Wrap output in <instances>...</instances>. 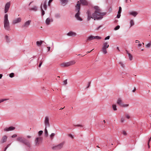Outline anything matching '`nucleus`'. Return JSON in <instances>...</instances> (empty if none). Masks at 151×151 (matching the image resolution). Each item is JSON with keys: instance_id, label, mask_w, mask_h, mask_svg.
I'll list each match as a JSON object with an SVG mask.
<instances>
[{"instance_id": "obj_1", "label": "nucleus", "mask_w": 151, "mask_h": 151, "mask_svg": "<svg viewBox=\"0 0 151 151\" xmlns=\"http://www.w3.org/2000/svg\"><path fill=\"white\" fill-rule=\"evenodd\" d=\"M94 8L95 9V11L92 14V15L94 20L102 19L103 18V16L106 15L107 13L106 12H101V10L97 6H95Z\"/></svg>"}, {"instance_id": "obj_2", "label": "nucleus", "mask_w": 151, "mask_h": 151, "mask_svg": "<svg viewBox=\"0 0 151 151\" xmlns=\"http://www.w3.org/2000/svg\"><path fill=\"white\" fill-rule=\"evenodd\" d=\"M81 9V4L79 1H78L77 4L76 6L75 10L77 11V13L75 15V17L76 18L77 20L79 21H82L83 19L80 17L81 14L80 10Z\"/></svg>"}, {"instance_id": "obj_3", "label": "nucleus", "mask_w": 151, "mask_h": 151, "mask_svg": "<svg viewBox=\"0 0 151 151\" xmlns=\"http://www.w3.org/2000/svg\"><path fill=\"white\" fill-rule=\"evenodd\" d=\"M17 141L23 143L24 145L29 148L31 147V142L24 137H18L17 138Z\"/></svg>"}, {"instance_id": "obj_4", "label": "nucleus", "mask_w": 151, "mask_h": 151, "mask_svg": "<svg viewBox=\"0 0 151 151\" xmlns=\"http://www.w3.org/2000/svg\"><path fill=\"white\" fill-rule=\"evenodd\" d=\"M4 27L6 30L9 31L11 30L9 26V23L8 20L7 14H6L4 16Z\"/></svg>"}, {"instance_id": "obj_5", "label": "nucleus", "mask_w": 151, "mask_h": 151, "mask_svg": "<svg viewBox=\"0 0 151 151\" xmlns=\"http://www.w3.org/2000/svg\"><path fill=\"white\" fill-rule=\"evenodd\" d=\"M75 63L74 61H71L68 62L63 63L61 64V66L62 67H68L74 64Z\"/></svg>"}, {"instance_id": "obj_6", "label": "nucleus", "mask_w": 151, "mask_h": 151, "mask_svg": "<svg viewBox=\"0 0 151 151\" xmlns=\"http://www.w3.org/2000/svg\"><path fill=\"white\" fill-rule=\"evenodd\" d=\"M42 138L41 137H36L35 140V145L36 146H38L42 142Z\"/></svg>"}, {"instance_id": "obj_7", "label": "nucleus", "mask_w": 151, "mask_h": 151, "mask_svg": "<svg viewBox=\"0 0 151 151\" xmlns=\"http://www.w3.org/2000/svg\"><path fill=\"white\" fill-rule=\"evenodd\" d=\"M64 144V143L63 142H62L57 145L53 147H52V149L55 150H60L63 147Z\"/></svg>"}, {"instance_id": "obj_8", "label": "nucleus", "mask_w": 151, "mask_h": 151, "mask_svg": "<svg viewBox=\"0 0 151 151\" xmlns=\"http://www.w3.org/2000/svg\"><path fill=\"white\" fill-rule=\"evenodd\" d=\"M11 2L10 1L7 2L5 5L4 7V13H6L8 12L10 6Z\"/></svg>"}, {"instance_id": "obj_9", "label": "nucleus", "mask_w": 151, "mask_h": 151, "mask_svg": "<svg viewBox=\"0 0 151 151\" xmlns=\"http://www.w3.org/2000/svg\"><path fill=\"white\" fill-rule=\"evenodd\" d=\"M44 124L45 126V127H50V124L49 123V118L48 116H46L45 117Z\"/></svg>"}, {"instance_id": "obj_10", "label": "nucleus", "mask_w": 151, "mask_h": 151, "mask_svg": "<svg viewBox=\"0 0 151 151\" xmlns=\"http://www.w3.org/2000/svg\"><path fill=\"white\" fill-rule=\"evenodd\" d=\"M86 13L87 14V20L88 21H89L91 18L94 19V18L93 16V15H92V16L91 13L89 10H87Z\"/></svg>"}, {"instance_id": "obj_11", "label": "nucleus", "mask_w": 151, "mask_h": 151, "mask_svg": "<svg viewBox=\"0 0 151 151\" xmlns=\"http://www.w3.org/2000/svg\"><path fill=\"white\" fill-rule=\"evenodd\" d=\"M31 22V20H29L26 22L22 26V28H27L30 25Z\"/></svg>"}, {"instance_id": "obj_12", "label": "nucleus", "mask_w": 151, "mask_h": 151, "mask_svg": "<svg viewBox=\"0 0 151 151\" xmlns=\"http://www.w3.org/2000/svg\"><path fill=\"white\" fill-rule=\"evenodd\" d=\"M21 21V18L20 17L17 18L13 21L12 23L13 24H15L20 22Z\"/></svg>"}, {"instance_id": "obj_13", "label": "nucleus", "mask_w": 151, "mask_h": 151, "mask_svg": "<svg viewBox=\"0 0 151 151\" xmlns=\"http://www.w3.org/2000/svg\"><path fill=\"white\" fill-rule=\"evenodd\" d=\"M67 35L68 36L74 37L76 36L77 34L75 32L70 31L67 33Z\"/></svg>"}, {"instance_id": "obj_14", "label": "nucleus", "mask_w": 151, "mask_h": 151, "mask_svg": "<svg viewBox=\"0 0 151 151\" xmlns=\"http://www.w3.org/2000/svg\"><path fill=\"white\" fill-rule=\"evenodd\" d=\"M15 127H10L8 128H6L4 129L5 131H9L14 130L15 129Z\"/></svg>"}, {"instance_id": "obj_15", "label": "nucleus", "mask_w": 151, "mask_h": 151, "mask_svg": "<svg viewBox=\"0 0 151 151\" xmlns=\"http://www.w3.org/2000/svg\"><path fill=\"white\" fill-rule=\"evenodd\" d=\"M7 137L6 136H4L2 138V139L1 142V143H3L5 142H6V141Z\"/></svg>"}, {"instance_id": "obj_16", "label": "nucleus", "mask_w": 151, "mask_h": 151, "mask_svg": "<svg viewBox=\"0 0 151 151\" xmlns=\"http://www.w3.org/2000/svg\"><path fill=\"white\" fill-rule=\"evenodd\" d=\"M81 4L83 5H87L88 2L86 0H80Z\"/></svg>"}, {"instance_id": "obj_17", "label": "nucleus", "mask_w": 151, "mask_h": 151, "mask_svg": "<svg viewBox=\"0 0 151 151\" xmlns=\"http://www.w3.org/2000/svg\"><path fill=\"white\" fill-rule=\"evenodd\" d=\"M93 39H94V36L92 35H91L88 37L87 39L86 40V41L87 42Z\"/></svg>"}, {"instance_id": "obj_18", "label": "nucleus", "mask_w": 151, "mask_h": 151, "mask_svg": "<svg viewBox=\"0 0 151 151\" xmlns=\"http://www.w3.org/2000/svg\"><path fill=\"white\" fill-rule=\"evenodd\" d=\"M129 14L132 15L134 17H135L138 14V13L136 11H132L129 13Z\"/></svg>"}, {"instance_id": "obj_19", "label": "nucleus", "mask_w": 151, "mask_h": 151, "mask_svg": "<svg viewBox=\"0 0 151 151\" xmlns=\"http://www.w3.org/2000/svg\"><path fill=\"white\" fill-rule=\"evenodd\" d=\"M38 10V7L36 6H34L32 8H30L29 10L30 11H36Z\"/></svg>"}, {"instance_id": "obj_20", "label": "nucleus", "mask_w": 151, "mask_h": 151, "mask_svg": "<svg viewBox=\"0 0 151 151\" xmlns=\"http://www.w3.org/2000/svg\"><path fill=\"white\" fill-rule=\"evenodd\" d=\"M63 6H65L68 2V0H60Z\"/></svg>"}, {"instance_id": "obj_21", "label": "nucleus", "mask_w": 151, "mask_h": 151, "mask_svg": "<svg viewBox=\"0 0 151 151\" xmlns=\"http://www.w3.org/2000/svg\"><path fill=\"white\" fill-rule=\"evenodd\" d=\"M109 47V45L108 44V43L107 42H104L103 43V47L107 48Z\"/></svg>"}, {"instance_id": "obj_22", "label": "nucleus", "mask_w": 151, "mask_h": 151, "mask_svg": "<svg viewBox=\"0 0 151 151\" xmlns=\"http://www.w3.org/2000/svg\"><path fill=\"white\" fill-rule=\"evenodd\" d=\"M47 0H45L43 2V7L45 10H46L47 8Z\"/></svg>"}, {"instance_id": "obj_23", "label": "nucleus", "mask_w": 151, "mask_h": 151, "mask_svg": "<svg viewBox=\"0 0 151 151\" xmlns=\"http://www.w3.org/2000/svg\"><path fill=\"white\" fill-rule=\"evenodd\" d=\"M122 101L120 98L118 99L117 103V104L119 105L120 106H121V104H122Z\"/></svg>"}, {"instance_id": "obj_24", "label": "nucleus", "mask_w": 151, "mask_h": 151, "mask_svg": "<svg viewBox=\"0 0 151 151\" xmlns=\"http://www.w3.org/2000/svg\"><path fill=\"white\" fill-rule=\"evenodd\" d=\"M45 60V58H43L41 60L40 62V63L39 65V67H40L42 65V63Z\"/></svg>"}, {"instance_id": "obj_25", "label": "nucleus", "mask_w": 151, "mask_h": 151, "mask_svg": "<svg viewBox=\"0 0 151 151\" xmlns=\"http://www.w3.org/2000/svg\"><path fill=\"white\" fill-rule=\"evenodd\" d=\"M102 51L104 54H105L107 53V51L106 50V48H104L102 47Z\"/></svg>"}, {"instance_id": "obj_26", "label": "nucleus", "mask_w": 151, "mask_h": 151, "mask_svg": "<svg viewBox=\"0 0 151 151\" xmlns=\"http://www.w3.org/2000/svg\"><path fill=\"white\" fill-rule=\"evenodd\" d=\"M46 23L47 25L50 24V19L49 18H47L46 20Z\"/></svg>"}, {"instance_id": "obj_27", "label": "nucleus", "mask_w": 151, "mask_h": 151, "mask_svg": "<svg viewBox=\"0 0 151 151\" xmlns=\"http://www.w3.org/2000/svg\"><path fill=\"white\" fill-rule=\"evenodd\" d=\"M42 4H41V6H40V8H41V12H42L41 15H42V16H43L45 14V12L43 10V9L42 8Z\"/></svg>"}, {"instance_id": "obj_28", "label": "nucleus", "mask_w": 151, "mask_h": 151, "mask_svg": "<svg viewBox=\"0 0 151 151\" xmlns=\"http://www.w3.org/2000/svg\"><path fill=\"white\" fill-rule=\"evenodd\" d=\"M44 42V41H37L36 42V44L38 46H40L42 44V42Z\"/></svg>"}, {"instance_id": "obj_29", "label": "nucleus", "mask_w": 151, "mask_h": 151, "mask_svg": "<svg viewBox=\"0 0 151 151\" xmlns=\"http://www.w3.org/2000/svg\"><path fill=\"white\" fill-rule=\"evenodd\" d=\"M45 137H47L48 136V132H47V127H45Z\"/></svg>"}, {"instance_id": "obj_30", "label": "nucleus", "mask_w": 151, "mask_h": 151, "mask_svg": "<svg viewBox=\"0 0 151 151\" xmlns=\"http://www.w3.org/2000/svg\"><path fill=\"white\" fill-rule=\"evenodd\" d=\"M55 17L56 18H58L60 17V16L59 13H57L55 15Z\"/></svg>"}, {"instance_id": "obj_31", "label": "nucleus", "mask_w": 151, "mask_h": 151, "mask_svg": "<svg viewBox=\"0 0 151 151\" xmlns=\"http://www.w3.org/2000/svg\"><path fill=\"white\" fill-rule=\"evenodd\" d=\"M128 56H129V59L130 60H132L133 59V57H132V55L130 53H128Z\"/></svg>"}, {"instance_id": "obj_32", "label": "nucleus", "mask_w": 151, "mask_h": 151, "mask_svg": "<svg viewBox=\"0 0 151 151\" xmlns=\"http://www.w3.org/2000/svg\"><path fill=\"white\" fill-rule=\"evenodd\" d=\"M112 108L113 109L114 111H116L117 110L116 108V106L115 104H113L112 105Z\"/></svg>"}, {"instance_id": "obj_33", "label": "nucleus", "mask_w": 151, "mask_h": 151, "mask_svg": "<svg viewBox=\"0 0 151 151\" xmlns=\"http://www.w3.org/2000/svg\"><path fill=\"white\" fill-rule=\"evenodd\" d=\"M129 106V104H121V106L123 107H128Z\"/></svg>"}, {"instance_id": "obj_34", "label": "nucleus", "mask_w": 151, "mask_h": 151, "mask_svg": "<svg viewBox=\"0 0 151 151\" xmlns=\"http://www.w3.org/2000/svg\"><path fill=\"white\" fill-rule=\"evenodd\" d=\"M5 38L7 42H10V39L9 38L8 36L6 35L5 36Z\"/></svg>"}, {"instance_id": "obj_35", "label": "nucleus", "mask_w": 151, "mask_h": 151, "mask_svg": "<svg viewBox=\"0 0 151 151\" xmlns=\"http://www.w3.org/2000/svg\"><path fill=\"white\" fill-rule=\"evenodd\" d=\"M55 135V134L54 133H52L50 135V138L51 139H52Z\"/></svg>"}, {"instance_id": "obj_36", "label": "nucleus", "mask_w": 151, "mask_h": 151, "mask_svg": "<svg viewBox=\"0 0 151 151\" xmlns=\"http://www.w3.org/2000/svg\"><path fill=\"white\" fill-rule=\"evenodd\" d=\"M151 45V42L148 43L146 45V47L147 48H149Z\"/></svg>"}, {"instance_id": "obj_37", "label": "nucleus", "mask_w": 151, "mask_h": 151, "mask_svg": "<svg viewBox=\"0 0 151 151\" xmlns=\"http://www.w3.org/2000/svg\"><path fill=\"white\" fill-rule=\"evenodd\" d=\"M14 73H12L9 74V76L10 78H13L14 76Z\"/></svg>"}, {"instance_id": "obj_38", "label": "nucleus", "mask_w": 151, "mask_h": 151, "mask_svg": "<svg viewBox=\"0 0 151 151\" xmlns=\"http://www.w3.org/2000/svg\"><path fill=\"white\" fill-rule=\"evenodd\" d=\"M130 25H131L130 26L131 27L132 26L134 25V21L133 20H131L130 21Z\"/></svg>"}, {"instance_id": "obj_39", "label": "nucleus", "mask_w": 151, "mask_h": 151, "mask_svg": "<svg viewBox=\"0 0 151 151\" xmlns=\"http://www.w3.org/2000/svg\"><path fill=\"white\" fill-rule=\"evenodd\" d=\"M94 39H101V37L99 36H94Z\"/></svg>"}, {"instance_id": "obj_40", "label": "nucleus", "mask_w": 151, "mask_h": 151, "mask_svg": "<svg viewBox=\"0 0 151 151\" xmlns=\"http://www.w3.org/2000/svg\"><path fill=\"white\" fill-rule=\"evenodd\" d=\"M119 28L120 26L119 25H117L114 28V29L115 30H116L119 29Z\"/></svg>"}, {"instance_id": "obj_41", "label": "nucleus", "mask_w": 151, "mask_h": 151, "mask_svg": "<svg viewBox=\"0 0 151 151\" xmlns=\"http://www.w3.org/2000/svg\"><path fill=\"white\" fill-rule=\"evenodd\" d=\"M119 64L121 65V66L122 67H123V68H124V65L123 64V62H120L119 63Z\"/></svg>"}, {"instance_id": "obj_42", "label": "nucleus", "mask_w": 151, "mask_h": 151, "mask_svg": "<svg viewBox=\"0 0 151 151\" xmlns=\"http://www.w3.org/2000/svg\"><path fill=\"white\" fill-rule=\"evenodd\" d=\"M43 132L42 130H40L38 132V135L39 136H40L43 133Z\"/></svg>"}, {"instance_id": "obj_43", "label": "nucleus", "mask_w": 151, "mask_h": 151, "mask_svg": "<svg viewBox=\"0 0 151 151\" xmlns=\"http://www.w3.org/2000/svg\"><path fill=\"white\" fill-rule=\"evenodd\" d=\"M122 12V8L121 7L119 6V11L118 12V13H121Z\"/></svg>"}, {"instance_id": "obj_44", "label": "nucleus", "mask_w": 151, "mask_h": 151, "mask_svg": "<svg viewBox=\"0 0 151 151\" xmlns=\"http://www.w3.org/2000/svg\"><path fill=\"white\" fill-rule=\"evenodd\" d=\"M67 79H66L63 81V85H66L67 84Z\"/></svg>"}, {"instance_id": "obj_45", "label": "nucleus", "mask_w": 151, "mask_h": 151, "mask_svg": "<svg viewBox=\"0 0 151 151\" xmlns=\"http://www.w3.org/2000/svg\"><path fill=\"white\" fill-rule=\"evenodd\" d=\"M74 126L77 127H83V126L81 124H77L76 125H74Z\"/></svg>"}, {"instance_id": "obj_46", "label": "nucleus", "mask_w": 151, "mask_h": 151, "mask_svg": "<svg viewBox=\"0 0 151 151\" xmlns=\"http://www.w3.org/2000/svg\"><path fill=\"white\" fill-rule=\"evenodd\" d=\"M122 133L124 135H126L127 134V133L124 130H123Z\"/></svg>"}, {"instance_id": "obj_47", "label": "nucleus", "mask_w": 151, "mask_h": 151, "mask_svg": "<svg viewBox=\"0 0 151 151\" xmlns=\"http://www.w3.org/2000/svg\"><path fill=\"white\" fill-rule=\"evenodd\" d=\"M125 116H126V117L128 119H129L130 118V116H129V115L128 114H125Z\"/></svg>"}, {"instance_id": "obj_48", "label": "nucleus", "mask_w": 151, "mask_h": 151, "mask_svg": "<svg viewBox=\"0 0 151 151\" xmlns=\"http://www.w3.org/2000/svg\"><path fill=\"white\" fill-rule=\"evenodd\" d=\"M8 100V99H0V103L2 102L5 101L6 100Z\"/></svg>"}, {"instance_id": "obj_49", "label": "nucleus", "mask_w": 151, "mask_h": 151, "mask_svg": "<svg viewBox=\"0 0 151 151\" xmlns=\"http://www.w3.org/2000/svg\"><path fill=\"white\" fill-rule=\"evenodd\" d=\"M120 16H121V13H118V14L117 15L116 17L117 18H119L120 17Z\"/></svg>"}, {"instance_id": "obj_50", "label": "nucleus", "mask_w": 151, "mask_h": 151, "mask_svg": "<svg viewBox=\"0 0 151 151\" xmlns=\"http://www.w3.org/2000/svg\"><path fill=\"white\" fill-rule=\"evenodd\" d=\"M17 136V134H14L13 135L11 136V137L12 138H15V137H16Z\"/></svg>"}, {"instance_id": "obj_51", "label": "nucleus", "mask_w": 151, "mask_h": 151, "mask_svg": "<svg viewBox=\"0 0 151 151\" xmlns=\"http://www.w3.org/2000/svg\"><path fill=\"white\" fill-rule=\"evenodd\" d=\"M109 38H110V36H108L105 38L104 40H109Z\"/></svg>"}, {"instance_id": "obj_52", "label": "nucleus", "mask_w": 151, "mask_h": 151, "mask_svg": "<svg viewBox=\"0 0 151 151\" xmlns=\"http://www.w3.org/2000/svg\"><path fill=\"white\" fill-rule=\"evenodd\" d=\"M124 121V118L123 117H122L121 119V121L122 123H123Z\"/></svg>"}, {"instance_id": "obj_53", "label": "nucleus", "mask_w": 151, "mask_h": 151, "mask_svg": "<svg viewBox=\"0 0 151 151\" xmlns=\"http://www.w3.org/2000/svg\"><path fill=\"white\" fill-rule=\"evenodd\" d=\"M150 139H149V140H148V143H147L148 146V147L149 148H150V145H149V143H150Z\"/></svg>"}, {"instance_id": "obj_54", "label": "nucleus", "mask_w": 151, "mask_h": 151, "mask_svg": "<svg viewBox=\"0 0 151 151\" xmlns=\"http://www.w3.org/2000/svg\"><path fill=\"white\" fill-rule=\"evenodd\" d=\"M102 27V25H100L98 27L96 28V30H99V29L101 27Z\"/></svg>"}, {"instance_id": "obj_55", "label": "nucleus", "mask_w": 151, "mask_h": 151, "mask_svg": "<svg viewBox=\"0 0 151 151\" xmlns=\"http://www.w3.org/2000/svg\"><path fill=\"white\" fill-rule=\"evenodd\" d=\"M90 84H91V82H89L88 83V85L87 86V87H86V88H88L90 86Z\"/></svg>"}, {"instance_id": "obj_56", "label": "nucleus", "mask_w": 151, "mask_h": 151, "mask_svg": "<svg viewBox=\"0 0 151 151\" xmlns=\"http://www.w3.org/2000/svg\"><path fill=\"white\" fill-rule=\"evenodd\" d=\"M53 0H49L48 1V5H50V3Z\"/></svg>"}, {"instance_id": "obj_57", "label": "nucleus", "mask_w": 151, "mask_h": 151, "mask_svg": "<svg viewBox=\"0 0 151 151\" xmlns=\"http://www.w3.org/2000/svg\"><path fill=\"white\" fill-rule=\"evenodd\" d=\"M69 137H70L72 139H73V137L71 134H69Z\"/></svg>"}, {"instance_id": "obj_58", "label": "nucleus", "mask_w": 151, "mask_h": 151, "mask_svg": "<svg viewBox=\"0 0 151 151\" xmlns=\"http://www.w3.org/2000/svg\"><path fill=\"white\" fill-rule=\"evenodd\" d=\"M47 48L48 51H49L50 50V47H47Z\"/></svg>"}, {"instance_id": "obj_59", "label": "nucleus", "mask_w": 151, "mask_h": 151, "mask_svg": "<svg viewBox=\"0 0 151 151\" xmlns=\"http://www.w3.org/2000/svg\"><path fill=\"white\" fill-rule=\"evenodd\" d=\"M138 45L139 47H141L142 45V44L139 43L138 44Z\"/></svg>"}, {"instance_id": "obj_60", "label": "nucleus", "mask_w": 151, "mask_h": 151, "mask_svg": "<svg viewBox=\"0 0 151 151\" xmlns=\"http://www.w3.org/2000/svg\"><path fill=\"white\" fill-rule=\"evenodd\" d=\"M27 137L28 138H31V136L28 135V136H27Z\"/></svg>"}, {"instance_id": "obj_61", "label": "nucleus", "mask_w": 151, "mask_h": 151, "mask_svg": "<svg viewBox=\"0 0 151 151\" xmlns=\"http://www.w3.org/2000/svg\"><path fill=\"white\" fill-rule=\"evenodd\" d=\"M94 50V49H92V50H91V51H88L87 52V53H90V52H91L93 50Z\"/></svg>"}, {"instance_id": "obj_62", "label": "nucleus", "mask_w": 151, "mask_h": 151, "mask_svg": "<svg viewBox=\"0 0 151 151\" xmlns=\"http://www.w3.org/2000/svg\"><path fill=\"white\" fill-rule=\"evenodd\" d=\"M3 75L2 74H0V79L2 77Z\"/></svg>"}, {"instance_id": "obj_63", "label": "nucleus", "mask_w": 151, "mask_h": 151, "mask_svg": "<svg viewBox=\"0 0 151 151\" xmlns=\"http://www.w3.org/2000/svg\"><path fill=\"white\" fill-rule=\"evenodd\" d=\"M135 91H136V89H135V88H134V89L132 90V92H134Z\"/></svg>"}, {"instance_id": "obj_64", "label": "nucleus", "mask_w": 151, "mask_h": 151, "mask_svg": "<svg viewBox=\"0 0 151 151\" xmlns=\"http://www.w3.org/2000/svg\"><path fill=\"white\" fill-rule=\"evenodd\" d=\"M10 144H8L7 145V146H6V147H7V148L9 147V146L10 145Z\"/></svg>"}]
</instances>
